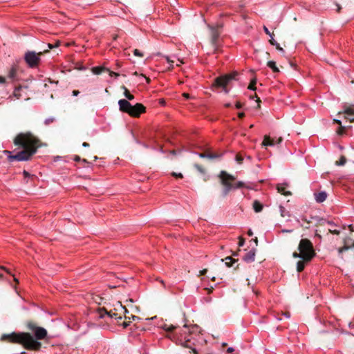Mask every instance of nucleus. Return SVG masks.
Listing matches in <instances>:
<instances>
[{
    "label": "nucleus",
    "mask_w": 354,
    "mask_h": 354,
    "mask_svg": "<svg viewBox=\"0 0 354 354\" xmlns=\"http://www.w3.org/2000/svg\"><path fill=\"white\" fill-rule=\"evenodd\" d=\"M195 167H196V168L198 169V171H199L201 173H202V174H205V169H204L202 166L198 165H195Z\"/></svg>",
    "instance_id": "37"
},
{
    "label": "nucleus",
    "mask_w": 354,
    "mask_h": 354,
    "mask_svg": "<svg viewBox=\"0 0 354 354\" xmlns=\"http://www.w3.org/2000/svg\"><path fill=\"white\" fill-rule=\"evenodd\" d=\"M269 42L272 46H274V44H277V41L274 39L273 36H272V37H270Z\"/></svg>",
    "instance_id": "43"
},
{
    "label": "nucleus",
    "mask_w": 354,
    "mask_h": 354,
    "mask_svg": "<svg viewBox=\"0 0 354 354\" xmlns=\"http://www.w3.org/2000/svg\"><path fill=\"white\" fill-rule=\"evenodd\" d=\"M73 160L75 162H80L82 160L81 158L79 156H75L73 158Z\"/></svg>",
    "instance_id": "46"
},
{
    "label": "nucleus",
    "mask_w": 354,
    "mask_h": 354,
    "mask_svg": "<svg viewBox=\"0 0 354 354\" xmlns=\"http://www.w3.org/2000/svg\"><path fill=\"white\" fill-rule=\"evenodd\" d=\"M242 106H243V104L240 102H236V103L235 104L236 109H240L242 108Z\"/></svg>",
    "instance_id": "42"
},
{
    "label": "nucleus",
    "mask_w": 354,
    "mask_h": 354,
    "mask_svg": "<svg viewBox=\"0 0 354 354\" xmlns=\"http://www.w3.org/2000/svg\"><path fill=\"white\" fill-rule=\"evenodd\" d=\"M315 198L317 203H321L326 201L327 198V194L325 191H321L314 194Z\"/></svg>",
    "instance_id": "15"
},
{
    "label": "nucleus",
    "mask_w": 354,
    "mask_h": 354,
    "mask_svg": "<svg viewBox=\"0 0 354 354\" xmlns=\"http://www.w3.org/2000/svg\"><path fill=\"white\" fill-rule=\"evenodd\" d=\"M183 96L185 99H187V100L190 99V98H192V97L190 96V95H189V93H183Z\"/></svg>",
    "instance_id": "44"
},
{
    "label": "nucleus",
    "mask_w": 354,
    "mask_h": 354,
    "mask_svg": "<svg viewBox=\"0 0 354 354\" xmlns=\"http://www.w3.org/2000/svg\"><path fill=\"white\" fill-rule=\"evenodd\" d=\"M299 258L301 260L298 261L297 263V271L298 272H301L304 270L306 266L308 264L312 261V259H306L305 257Z\"/></svg>",
    "instance_id": "13"
},
{
    "label": "nucleus",
    "mask_w": 354,
    "mask_h": 354,
    "mask_svg": "<svg viewBox=\"0 0 354 354\" xmlns=\"http://www.w3.org/2000/svg\"><path fill=\"white\" fill-rule=\"evenodd\" d=\"M118 104L120 111L133 118H139L142 113L146 112V107L141 103L131 105L128 100L122 99L118 101Z\"/></svg>",
    "instance_id": "4"
},
{
    "label": "nucleus",
    "mask_w": 354,
    "mask_h": 354,
    "mask_svg": "<svg viewBox=\"0 0 354 354\" xmlns=\"http://www.w3.org/2000/svg\"><path fill=\"white\" fill-rule=\"evenodd\" d=\"M256 250L255 249H252L248 251L243 257V260L247 263L253 262L255 259Z\"/></svg>",
    "instance_id": "14"
},
{
    "label": "nucleus",
    "mask_w": 354,
    "mask_h": 354,
    "mask_svg": "<svg viewBox=\"0 0 354 354\" xmlns=\"http://www.w3.org/2000/svg\"><path fill=\"white\" fill-rule=\"evenodd\" d=\"M209 28L211 30V43L214 47V53H219L221 52L219 44V37L221 32L218 30V27L209 26Z\"/></svg>",
    "instance_id": "9"
},
{
    "label": "nucleus",
    "mask_w": 354,
    "mask_h": 354,
    "mask_svg": "<svg viewBox=\"0 0 354 354\" xmlns=\"http://www.w3.org/2000/svg\"><path fill=\"white\" fill-rule=\"evenodd\" d=\"M256 84H257V79L253 78L252 80H251V81L248 86V88L250 90L255 91L257 89Z\"/></svg>",
    "instance_id": "24"
},
{
    "label": "nucleus",
    "mask_w": 354,
    "mask_h": 354,
    "mask_svg": "<svg viewBox=\"0 0 354 354\" xmlns=\"http://www.w3.org/2000/svg\"><path fill=\"white\" fill-rule=\"evenodd\" d=\"M19 69L18 62L16 63H13V64L11 66L8 74V77L10 79L12 82L18 81L19 78L17 76V72Z\"/></svg>",
    "instance_id": "12"
},
{
    "label": "nucleus",
    "mask_w": 354,
    "mask_h": 354,
    "mask_svg": "<svg viewBox=\"0 0 354 354\" xmlns=\"http://www.w3.org/2000/svg\"><path fill=\"white\" fill-rule=\"evenodd\" d=\"M244 239L241 237L239 238V246H243L244 245Z\"/></svg>",
    "instance_id": "45"
},
{
    "label": "nucleus",
    "mask_w": 354,
    "mask_h": 354,
    "mask_svg": "<svg viewBox=\"0 0 354 354\" xmlns=\"http://www.w3.org/2000/svg\"><path fill=\"white\" fill-rule=\"evenodd\" d=\"M42 54V52L36 53L34 51H28L25 53L24 60L30 68H36L39 64L40 56Z\"/></svg>",
    "instance_id": "8"
},
{
    "label": "nucleus",
    "mask_w": 354,
    "mask_h": 354,
    "mask_svg": "<svg viewBox=\"0 0 354 354\" xmlns=\"http://www.w3.org/2000/svg\"><path fill=\"white\" fill-rule=\"evenodd\" d=\"M346 162V158L345 156H342L338 161L336 162V165L339 166L344 165Z\"/></svg>",
    "instance_id": "27"
},
{
    "label": "nucleus",
    "mask_w": 354,
    "mask_h": 354,
    "mask_svg": "<svg viewBox=\"0 0 354 354\" xmlns=\"http://www.w3.org/2000/svg\"><path fill=\"white\" fill-rule=\"evenodd\" d=\"M23 175L25 178H28L30 176V174L26 170H24Z\"/></svg>",
    "instance_id": "48"
},
{
    "label": "nucleus",
    "mask_w": 354,
    "mask_h": 354,
    "mask_svg": "<svg viewBox=\"0 0 354 354\" xmlns=\"http://www.w3.org/2000/svg\"><path fill=\"white\" fill-rule=\"evenodd\" d=\"M206 290H207V292L209 294L212 292L213 288H205Z\"/></svg>",
    "instance_id": "61"
},
{
    "label": "nucleus",
    "mask_w": 354,
    "mask_h": 354,
    "mask_svg": "<svg viewBox=\"0 0 354 354\" xmlns=\"http://www.w3.org/2000/svg\"><path fill=\"white\" fill-rule=\"evenodd\" d=\"M283 315L287 317V318H289L290 317V313L289 312H286L283 313Z\"/></svg>",
    "instance_id": "56"
},
{
    "label": "nucleus",
    "mask_w": 354,
    "mask_h": 354,
    "mask_svg": "<svg viewBox=\"0 0 354 354\" xmlns=\"http://www.w3.org/2000/svg\"><path fill=\"white\" fill-rule=\"evenodd\" d=\"M130 319V317H128L127 315H125V319ZM130 322H131L130 320H129L128 322H127V321L124 322L122 324L123 327L127 328V326H129Z\"/></svg>",
    "instance_id": "38"
},
{
    "label": "nucleus",
    "mask_w": 354,
    "mask_h": 354,
    "mask_svg": "<svg viewBox=\"0 0 354 354\" xmlns=\"http://www.w3.org/2000/svg\"><path fill=\"white\" fill-rule=\"evenodd\" d=\"M164 328L166 331L172 332L176 328V327L173 325H171L169 326H165Z\"/></svg>",
    "instance_id": "36"
},
{
    "label": "nucleus",
    "mask_w": 354,
    "mask_h": 354,
    "mask_svg": "<svg viewBox=\"0 0 354 354\" xmlns=\"http://www.w3.org/2000/svg\"><path fill=\"white\" fill-rule=\"evenodd\" d=\"M102 70H103V68L97 66V67H93L92 69V71L93 72V73H95L96 75H99L102 73Z\"/></svg>",
    "instance_id": "29"
},
{
    "label": "nucleus",
    "mask_w": 354,
    "mask_h": 354,
    "mask_svg": "<svg viewBox=\"0 0 354 354\" xmlns=\"http://www.w3.org/2000/svg\"><path fill=\"white\" fill-rule=\"evenodd\" d=\"M158 281H159L161 284H162V286L165 288V282L162 279H156Z\"/></svg>",
    "instance_id": "57"
},
{
    "label": "nucleus",
    "mask_w": 354,
    "mask_h": 354,
    "mask_svg": "<svg viewBox=\"0 0 354 354\" xmlns=\"http://www.w3.org/2000/svg\"><path fill=\"white\" fill-rule=\"evenodd\" d=\"M333 123L337 124H339V126H341V125H342V122H341V120H337V119H334V120H333Z\"/></svg>",
    "instance_id": "49"
},
{
    "label": "nucleus",
    "mask_w": 354,
    "mask_h": 354,
    "mask_svg": "<svg viewBox=\"0 0 354 354\" xmlns=\"http://www.w3.org/2000/svg\"><path fill=\"white\" fill-rule=\"evenodd\" d=\"M221 184L224 186L223 194L226 196L233 188L232 182L235 180V177L229 174L225 171H221L219 174Z\"/></svg>",
    "instance_id": "7"
},
{
    "label": "nucleus",
    "mask_w": 354,
    "mask_h": 354,
    "mask_svg": "<svg viewBox=\"0 0 354 354\" xmlns=\"http://www.w3.org/2000/svg\"><path fill=\"white\" fill-rule=\"evenodd\" d=\"M236 161L239 163V164H242L243 161V157L242 156L241 154L240 153H238L236 155Z\"/></svg>",
    "instance_id": "30"
},
{
    "label": "nucleus",
    "mask_w": 354,
    "mask_h": 354,
    "mask_svg": "<svg viewBox=\"0 0 354 354\" xmlns=\"http://www.w3.org/2000/svg\"><path fill=\"white\" fill-rule=\"evenodd\" d=\"M59 45V41H57L55 45H53V44H48V46L50 49H52L55 47H57Z\"/></svg>",
    "instance_id": "41"
},
{
    "label": "nucleus",
    "mask_w": 354,
    "mask_h": 354,
    "mask_svg": "<svg viewBox=\"0 0 354 354\" xmlns=\"http://www.w3.org/2000/svg\"><path fill=\"white\" fill-rule=\"evenodd\" d=\"M238 75L239 73L236 71H234L220 75L214 79L212 88L213 89L222 88L223 91L227 94L230 92V89L227 88L228 85H230L232 80H236Z\"/></svg>",
    "instance_id": "6"
},
{
    "label": "nucleus",
    "mask_w": 354,
    "mask_h": 354,
    "mask_svg": "<svg viewBox=\"0 0 354 354\" xmlns=\"http://www.w3.org/2000/svg\"><path fill=\"white\" fill-rule=\"evenodd\" d=\"M263 146H274L275 145L274 138H271L269 136H265L262 142Z\"/></svg>",
    "instance_id": "18"
},
{
    "label": "nucleus",
    "mask_w": 354,
    "mask_h": 354,
    "mask_svg": "<svg viewBox=\"0 0 354 354\" xmlns=\"http://www.w3.org/2000/svg\"><path fill=\"white\" fill-rule=\"evenodd\" d=\"M345 241H350L349 243L352 242V244H350V245H351V248H354V240L351 238H347L345 239Z\"/></svg>",
    "instance_id": "47"
},
{
    "label": "nucleus",
    "mask_w": 354,
    "mask_h": 354,
    "mask_svg": "<svg viewBox=\"0 0 354 354\" xmlns=\"http://www.w3.org/2000/svg\"><path fill=\"white\" fill-rule=\"evenodd\" d=\"M23 87L21 86H19L15 87L13 93L12 95L9 97V99L12 100V97H15L16 100H19L22 97V91Z\"/></svg>",
    "instance_id": "16"
},
{
    "label": "nucleus",
    "mask_w": 354,
    "mask_h": 354,
    "mask_svg": "<svg viewBox=\"0 0 354 354\" xmlns=\"http://www.w3.org/2000/svg\"><path fill=\"white\" fill-rule=\"evenodd\" d=\"M207 272V269H203L200 271V275H205Z\"/></svg>",
    "instance_id": "52"
},
{
    "label": "nucleus",
    "mask_w": 354,
    "mask_h": 354,
    "mask_svg": "<svg viewBox=\"0 0 354 354\" xmlns=\"http://www.w3.org/2000/svg\"><path fill=\"white\" fill-rule=\"evenodd\" d=\"M110 75L111 76H114V77H118L120 75L118 73L111 71L110 72Z\"/></svg>",
    "instance_id": "51"
},
{
    "label": "nucleus",
    "mask_w": 354,
    "mask_h": 354,
    "mask_svg": "<svg viewBox=\"0 0 354 354\" xmlns=\"http://www.w3.org/2000/svg\"><path fill=\"white\" fill-rule=\"evenodd\" d=\"M349 241H345L344 240V246L342 247V248H339L338 249V252H339V254L342 253L344 251H346V250L351 248V245H350Z\"/></svg>",
    "instance_id": "23"
},
{
    "label": "nucleus",
    "mask_w": 354,
    "mask_h": 354,
    "mask_svg": "<svg viewBox=\"0 0 354 354\" xmlns=\"http://www.w3.org/2000/svg\"><path fill=\"white\" fill-rule=\"evenodd\" d=\"M267 66L272 70L274 73L279 72L278 67L276 65V62L274 61H269L267 63Z\"/></svg>",
    "instance_id": "22"
},
{
    "label": "nucleus",
    "mask_w": 354,
    "mask_h": 354,
    "mask_svg": "<svg viewBox=\"0 0 354 354\" xmlns=\"http://www.w3.org/2000/svg\"><path fill=\"white\" fill-rule=\"evenodd\" d=\"M274 46H275L276 48H277L278 50H279V51H281V52H282V53H283V52H284L283 48H281V47L280 46L279 44H278L277 42V44H274Z\"/></svg>",
    "instance_id": "40"
},
{
    "label": "nucleus",
    "mask_w": 354,
    "mask_h": 354,
    "mask_svg": "<svg viewBox=\"0 0 354 354\" xmlns=\"http://www.w3.org/2000/svg\"><path fill=\"white\" fill-rule=\"evenodd\" d=\"M329 232L333 234H336V235H339V233H340V231L338 230H336L335 228H330L328 230Z\"/></svg>",
    "instance_id": "33"
},
{
    "label": "nucleus",
    "mask_w": 354,
    "mask_h": 354,
    "mask_svg": "<svg viewBox=\"0 0 354 354\" xmlns=\"http://www.w3.org/2000/svg\"><path fill=\"white\" fill-rule=\"evenodd\" d=\"M55 119L54 118H49L45 120L44 124L46 125H49L50 123H53Z\"/></svg>",
    "instance_id": "32"
},
{
    "label": "nucleus",
    "mask_w": 354,
    "mask_h": 354,
    "mask_svg": "<svg viewBox=\"0 0 354 354\" xmlns=\"http://www.w3.org/2000/svg\"><path fill=\"white\" fill-rule=\"evenodd\" d=\"M13 143L21 150L15 154H12L10 151L4 150L3 153L7 155L9 162L29 161L37 152L38 149L46 145L30 131L21 132L17 134L13 140Z\"/></svg>",
    "instance_id": "2"
},
{
    "label": "nucleus",
    "mask_w": 354,
    "mask_h": 354,
    "mask_svg": "<svg viewBox=\"0 0 354 354\" xmlns=\"http://www.w3.org/2000/svg\"><path fill=\"white\" fill-rule=\"evenodd\" d=\"M79 93H80L79 91L74 90V91H73V95L74 96H77Z\"/></svg>",
    "instance_id": "58"
},
{
    "label": "nucleus",
    "mask_w": 354,
    "mask_h": 354,
    "mask_svg": "<svg viewBox=\"0 0 354 354\" xmlns=\"http://www.w3.org/2000/svg\"><path fill=\"white\" fill-rule=\"evenodd\" d=\"M199 333L200 328L197 325L185 324L179 332L171 333L169 337L176 344L191 348L194 354H198L194 348L195 344L192 342V335Z\"/></svg>",
    "instance_id": "3"
},
{
    "label": "nucleus",
    "mask_w": 354,
    "mask_h": 354,
    "mask_svg": "<svg viewBox=\"0 0 354 354\" xmlns=\"http://www.w3.org/2000/svg\"><path fill=\"white\" fill-rule=\"evenodd\" d=\"M287 187H288V185L286 183L279 184L277 186V189L279 193H280L284 196H289L291 194V193H290V192L286 190Z\"/></svg>",
    "instance_id": "17"
},
{
    "label": "nucleus",
    "mask_w": 354,
    "mask_h": 354,
    "mask_svg": "<svg viewBox=\"0 0 354 354\" xmlns=\"http://www.w3.org/2000/svg\"><path fill=\"white\" fill-rule=\"evenodd\" d=\"M328 223L331 225V226H335V223L333 222H331V221H328Z\"/></svg>",
    "instance_id": "64"
},
{
    "label": "nucleus",
    "mask_w": 354,
    "mask_h": 354,
    "mask_svg": "<svg viewBox=\"0 0 354 354\" xmlns=\"http://www.w3.org/2000/svg\"><path fill=\"white\" fill-rule=\"evenodd\" d=\"M124 89V95L129 100H133L134 99V96L130 93L129 91L125 87L123 86Z\"/></svg>",
    "instance_id": "25"
},
{
    "label": "nucleus",
    "mask_w": 354,
    "mask_h": 354,
    "mask_svg": "<svg viewBox=\"0 0 354 354\" xmlns=\"http://www.w3.org/2000/svg\"><path fill=\"white\" fill-rule=\"evenodd\" d=\"M344 114V118L350 122H354V104L343 106V111L338 113V115Z\"/></svg>",
    "instance_id": "10"
},
{
    "label": "nucleus",
    "mask_w": 354,
    "mask_h": 354,
    "mask_svg": "<svg viewBox=\"0 0 354 354\" xmlns=\"http://www.w3.org/2000/svg\"><path fill=\"white\" fill-rule=\"evenodd\" d=\"M0 269L5 270V271H6L7 273H8V274H10V272L9 270H8V269H7L6 267H4V266H0Z\"/></svg>",
    "instance_id": "55"
},
{
    "label": "nucleus",
    "mask_w": 354,
    "mask_h": 354,
    "mask_svg": "<svg viewBox=\"0 0 354 354\" xmlns=\"http://www.w3.org/2000/svg\"><path fill=\"white\" fill-rule=\"evenodd\" d=\"M107 316L109 318H115V319H120L122 317L120 316L118 317V314L116 313H113L112 310L108 312L105 308H99L96 311V316L99 319H102L105 316Z\"/></svg>",
    "instance_id": "11"
},
{
    "label": "nucleus",
    "mask_w": 354,
    "mask_h": 354,
    "mask_svg": "<svg viewBox=\"0 0 354 354\" xmlns=\"http://www.w3.org/2000/svg\"><path fill=\"white\" fill-rule=\"evenodd\" d=\"M171 176L175 177V178H183V175L181 174V173H176V172H172L171 174Z\"/></svg>",
    "instance_id": "34"
},
{
    "label": "nucleus",
    "mask_w": 354,
    "mask_h": 354,
    "mask_svg": "<svg viewBox=\"0 0 354 354\" xmlns=\"http://www.w3.org/2000/svg\"><path fill=\"white\" fill-rule=\"evenodd\" d=\"M199 156L201 158H216L220 157L219 155L213 153H199Z\"/></svg>",
    "instance_id": "21"
},
{
    "label": "nucleus",
    "mask_w": 354,
    "mask_h": 354,
    "mask_svg": "<svg viewBox=\"0 0 354 354\" xmlns=\"http://www.w3.org/2000/svg\"><path fill=\"white\" fill-rule=\"evenodd\" d=\"M223 261V259L222 260ZM225 261V265L227 267H232V265L236 262L237 261L236 259H233L232 257H227L225 258L224 259Z\"/></svg>",
    "instance_id": "20"
},
{
    "label": "nucleus",
    "mask_w": 354,
    "mask_h": 354,
    "mask_svg": "<svg viewBox=\"0 0 354 354\" xmlns=\"http://www.w3.org/2000/svg\"><path fill=\"white\" fill-rule=\"evenodd\" d=\"M281 141H282V138H281V137L277 138V140L274 139L275 145L281 143Z\"/></svg>",
    "instance_id": "50"
},
{
    "label": "nucleus",
    "mask_w": 354,
    "mask_h": 354,
    "mask_svg": "<svg viewBox=\"0 0 354 354\" xmlns=\"http://www.w3.org/2000/svg\"><path fill=\"white\" fill-rule=\"evenodd\" d=\"M131 318L133 320L139 319V317L135 315H131Z\"/></svg>",
    "instance_id": "62"
},
{
    "label": "nucleus",
    "mask_w": 354,
    "mask_h": 354,
    "mask_svg": "<svg viewBox=\"0 0 354 354\" xmlns=\"http://www.w3.org/2000/svg\"><path fill=\"white\" fill-rule=\"evenodd\" d=\"M133 53V55L137 57H142L144 56L143 53L140 52L138 49H134Z\"/></svg>",
    "instance_id": "31"
},
{
    "label": "nucleus",
    "mask_w": 354,
    "mask_h": 354,
    "mask_svg": "<svg viewBox=\"0 0 354 354\" xmlns=\"http://www.w3.org/2000/svg\"><path fill=\"white\" fill-rule=\"evenodd\" d=\"M253 209L255 212H260L263 209V205L259 201H254L253 202Z\"/></svg>",
    "instance_id": "19"
},
{
    "label": "nucleus",
    "mask_w": 354,
    "mask_h": 354,
    "mask_svg": "<svg viewBox=\"0 0 354 354\" xmlns=\"http://www.w3.org/2000/svg\"><path fill=\"white\" fill-rule=\"evenodd\" d=\"M81 162L84 164V167H89L90 165L91 164V162L87 161V160H86V159H82Z\"/></svg>",
    "instance_id": "39"
},
{
    "label": "nucleus",
    "mask_w": 354,
    "mask_h": 354,
    "mask_svg": "<svg viewBox=\"0 0 354 354\" xmlns=\"http://www.w3.org/2000/svg\"><path fill=\"white\" fill-rule=\"evenodd\" d=\"M299 252L292 254L294 258L305 257L306 259H312L316 256L313 243L308 239H301L298 245Z\"/></svg>",
    "instance_id": "5"
},
{
    "label": "nucleus",
    "mask_w": 354,
    "mask_h": 354,
    "mask_svg": "<svg viewBox=\"0 0 354 354\" xmlns=\"http://www.w3.org/2000/svg\"><path fill=\"white\" fill-rule=\"evenodd\" d=\"M346 133V128L345 127L341 125L339 127V128L337 129V133L339 135V136H342L344 135V133Z\"/></svg>",
    "instance_id": "28"
},
{
    "label": "nucleus",
    "mask_w": 354,
    "mask_h": 354,
    "mask_svg": "<svg viewBox=\"0 0 354 354\" xmlns=\"http://www.w3.org/2000/svg\"><path fill=\"white\" fill-rule=\"evenodd\" d=\"M6 82V78L3 76H0V83L3 84Z\"/></svg>",
    "instance_id": "54"
},
{
    "label": "nucleus",
    "mask_w": 354,
    "mask_h": 354,
    "mask_svg": "<svg viewBox=\"0 0 354 354\" xmlns=\"http://www.w3.org/2000/svg\"><path fill=\"white\" fill-rule=\"evenodd\" d=\"M248 236H252L253 235V232L251 231V230H250L248 232Z\"/></svg>",
    "instance_id": "63"
},
{
    "label": "nucleus",
    "mask_w": 354,
    "mask_h": 354,
    "mask_svg": "<svg viewBox=\"0 0 354 354\" xmlns=\"http://www.w3.org/2000/svg\"><path fill=\"white\" fill-rule=\"evenodd\" d=\"M243 187L249 188V187L245 186L244 183H243L241 181H239L236 183L233 184L232 189H239V188H243Z\"/></svg>",
    "instance_id": "26"
},
{
    "label": "nucleus",
    "mask_w": 354,
    "mask_h": 354,
    "mask_svg": "<svg viewBox=\"0 0 354 354\" xmlns=\"http://www.w3.org/2000/svg\"><path fill=\"white\" fill-rule=\"evenodd\" d=\"M82 146L84 147H89V144L86 142H84L82 143Z\"/></svg>",
    "instance_id": "60"
},
{
    "label": "nucleus",
    "mask_w": 354,
    "mask_h": 354,
    "mask_svg": "<svg viewBox=\"0 0 354 354\" xmlns=\"http://www.w3.org/2000/svg\"><path fill=\"white\" fill-rule=\"evenodd\" d=\"M234 351V349L232 348V347H229L227 349V353H232Z\"/></svg>",
    "instance_id": "59"
},
{
    "label": "nucleus",
    "mask_w": 354,
    "mask_h": 354,
    "mask_svg": "<svg viewBox=\"0 0 354 354\" xmlns=\"http://www.w3.org/2000/svg\"><path fill=\"white\" fill-rule=\"evenodd\" d=\"M26 328L32 331L34 335L26 332H12L9 334H3L0 340L10 344H20L28 351H40L41 343L38 340L44 339L47 337V330L43 327L38 326L32 321L27 322Z\"/></svg>",
    "instance_id": "1"
},
{
    "label": "nucleus",
    "mask_w": 354,
    "mask_h": 354,
    "mask_svg": "<svg viewBox=\"0 0 354 354\" xmlns=\"http://www.w3.org/2000/svg\"><path fill=\"white\" fill-rule=\"evenodd\" d=\"M263 30L266 35L270 36V37H272V36H274V34L270 32V30H268V28L266 26H263Z\"/></svg>",
    "instance_id": "35"
},
{
    "label": "nucleus",
    "mask_w": 354,
    "mask_h": 354,
    "mask_svg": "<svg viewBox=\"0 0 354 354\" xmlns=\"http://www.w3.org/2000/svg\"><path fill=\"white\" fill-rule=\"evenodd\" d=\"M245 116V113L243 112H240L238 113V117L240 119H242Z\"/></svg>",
    "instance_id": "53"
}]
</instances>
